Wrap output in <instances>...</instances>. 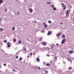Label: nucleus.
<instances>
[{
  "mask_svg": "<svg viewBox=\"0 0 74 74\" xmlns=\"http://www.w3.org/2000/svg\"><path fill=\"white\" fill-rule=\"evenodd\" d=\"M10 42H8L7 43V46L9 48H10Z\"/></svg>",
  "mask_w": 74,
  "mask_h": 74,
  "instance_id": "obj_1",
  "label": "nucleus"
},
{
  "mask_svg": "<svg viewBox=\"0 0 74 74\" xmlns=\"http://www.w3.org/2000/svg\"><path fill=\"white\" fill-rule=\"evenodd\" d=\"M51 32H50V31H49L48 32V33L47 34L48 36H49V35H51Z\"/></svg>",
  "mask_w": 74,
  "mask_h": 74,
  "instance_id": "obj_2",
  "label": "nucleus"
},
{
  "mask_svg": "<svg viewBox=\"0 0 74 74\" xmlns=\"http://www.w3.org/2000/svg\"><path fill=\"white\" fill-rule=\"evenodd\" d=\"M65 39H63L61 42L62 44H64V42L65 41Z\"/></svg>",
  "mask_w": 74,
  "mask_h": 74,
  "instance_id": "obj_3",
  "label": "nucleus"
},
{
  "mask_svg": "<svg viewBox=\"0 0 74 74\" xmlns=\"http://www.w3.org/2000/svg\"><path fill=\"white\" fill-rule=\"evenodd\" d=\"M29 10L30 11V12H33V10L31 8H29Z\"/></svg>",
  "mask_w": 74,
  "mask_h": 74,
  "instance_id": "obj_4",
  "label": "nucleus"
},
{
  "mask_svg": "<svg viewBox=\"0 0 74 74\" xmlns=\"http://www.w3.org/2000/svg\"><path fill=\"white\" fill-rule=\"evenodd\" d=\"M42 44L43 45H47V43L45 42H43L42 43Z\"/></svg>",
  "mask_w": 74,
  "mask_h": 74,
  "instance_id": "obj_5",
  "label": "nucleus"
},
{
  "mask_svg": "<svg viewBox=\"0 0 74 74\" xmlns=\"http://www.w3.org/2000/svg\"><path fill=\"white\" fill-rule=\"evenodd\" d=\"M3 2V0H0V4H2V3Z\"/></svg>",
  "mask_w": 74,
  "mask_h": 74,
  "instance_id": "obj_6",
  "label": "nucleus"
},
{
  "mask_svg": "<svg viewBox=\"0 0 74 74\" xmlns=\"http://www.w3.org/2000/svg\"><path fill=\"white\" fill-rule=\"evenodd\" d=\"M47 27H48V25H47L45 24V25L44 27H45V28H46Z\"/></svg>",
  "mask_w": 74,
  "mask_h": 74,
  "instance_id": "obj_7",
  "label": "nucleus"
},
{
  "mask_svg": "<svg viewBox=\"0 0 74 74\" xmlns=\"http://www.w3.org/2000/svg\"><path fill=\"white\" fill-rule=\"evenodd\" d=\"M42 40V38H41L38 40V41H41Z\"/></svg>",
  "mask_w": 74,
  "mask_h": 74,
  "instance_id": "obj_8",
  "label": "nucleus"
},
{
  "mask_svg": "<svg viewBox=\"0 0 74 74\" xmlns=\"http://www.w3.org/2000/svg\"><path fill=\"white\" fill-rule=\"evenodd\" d=\"M37 60L38 61V62H40V59L38 58H37Z\"/></svg>",
  "mask_w": 74,
  "mask_h": 74,
  "instance_id": "obj_9",
  "label": "nucleus"
},
{
  "mask_svg": "<svg viewBox=\"0 0 74 74\" xmlns=\"http://www.w3.org/2000/svg\"><path fill=\"white\" fill-rule=\"evenodd\" d=\"M52 61V60H50L49 62L51 64H52L53 63V62Z\"/></svg>",
  "mask_w": 74,
  "mask_h": 74,
  "instance_id": "obj_10",
  "label": "nucleus"
},
{
  "mask_svg": "<svg viewBox=\"0 0 74 74\" xmlns=\"http://www.w3.org/2000/svg\"><path fill=\"white\" fill-rule=\"evenodd\" d=\"M59 36H60V34H58L56 35L57 37H59Z\"/></svg>",
  "mask_w": 74,
  "mask_h": 74,
  "instance_id": "obj_11",
  "label": "nucleus"
},
{
  "mask_svg": "<svg viewBox=\"0 0 74 74\" xmlns=\"http://www.w3.org/2000/svg\"><path fill=\"white\" fill-rule=\"evenodd\" d=\"M73 51H69V53H73Z\"/></svg>",
  "mask_w": 74,
  "mask_h": 74,
  "instance_id": "obj_12",
  "label": "nucleus"
},
{
  "mask_svg": "<svg viewBox=\"0 0 74 74\" xmlns=\"http://www.w3.org/2000/svg\"><path fill=\"white\" fill-rule=\"evenodd\" d=\"M68 14H69V10H67L66 11V15H68Z\"/></svg>",
  "mask_w": 74,
  "mask_h": 74,
  "instance_id": "obj_13",
  "label": "nucleus"
},
{
  "mask_svg": "<svg viewBox=\"0 0 74 74\" xmlns=\"http://www.w3.org/2000/svg\"><path fill=\"white\" fill-rule=\"evenodd\" d=\"M61 5H62V7H64V3H62L61 4Z\"/></svg>",
  "mask_w": 74,
  "mask_h": 74,
  "instance_id": "obj_14",
  "label": "nucleus"
},
{
  "mask_svg": "<svg viewBox=\"0 0 74 74\" xmlns=\"http://www.w3.org/2000/svg\"><path fill=\"white\" fill-rule=\"evenodd\" d=\"M53 10H56V8H53Z\"/></svg>",
  "mask_w": 74,
  "mask_h": 74,
  "instance_id": "obj_15",
  "label": "nucleus"
},
{
  "mask_svg": "<svg viewBox=\"0 0 74 74\" xmlns=\"http://www.w3.org/2000/svg\"><path fill=\"white\" fill-rule=\"evenodd\" d=\"M3 29L0 28V31H3Z\"/></svg>",
  "mask_w": 74,
  "mask_h": 74,
  "instance_id": "obj_16",
  "label": "nucleus"
},
{
  "mask_svg": "<svg viewBox=\"0 0 74 74\" xmlns=\"http://www.w3.org/2000/svg\"><path fill=\"white\" fill-rule=\"evenodd\" d=\"M22 57H20V59H19V60L20 61H21V60H22Z\"/></svg>",
  "mask_w": 74,
  "mask_h": 74,
  "instance_id": "obj_17",
  "label": "nucleus"
},
{
  "mask_svg": "<svg viewBox=\"0 0 74 74\" xmlns=\"http://www.w3.org/2000/svg\"><path fill=\"white\" fill-rule=\"evenodd\" d=\"M69 70H71L72 69V67H69L68 68Z\"/></svg>",
  "mask_w": 74,
  "mask_h": 74,
  "instance_id": "obj_18",
  "label": "nucleus"
},
{
  "mask_svg": "<svg viewBox=\"0 0 74 74\" xmlns=\"http://www.w3.org/2000/svg\"><path fill=\"white\" fill-rule=\"evenodd\" d=\"M48 23H52V22H51V21H48Z\"/></svg>",
  "mask_w": 74,
  "mask_h": 74,
  "instance_id": "obj_19",
  "label": "nucleus"
},
{
  "mask_svg": "<svg viewBox=\"0 0 74 74\" xmlns=\"http://www.w3.org/2000/svg\"><path fill=\"white\" fill-rule=\"evenodd\" d=\"M15 27H13V29H12L13 31H14V30H15Z\"/></svg>",
  "mask_w": 74,
  "mask_h": 74,
  "instance_id": "obj_20",
  "label": "nucleus"
},
{
  "mask_svg": "<svg viewBox=\"0 0 74 74\" xmlns=\"http://www.w3.org/2000/svg\"><path fill=\"white\" fill-rule=\"evenodd\" d=\"M18 43H19V44H21V40H19L18 41Z\"/></svg>",
  "mask_w": 74,
  "mask_h": 74,
  "instance_id": "obj_21",
  "label": "nucleus"
},
{
  "mask_svg": "<svg viewBox=\"0 0 74 74\" xmlns=\"http://www.w3.org/2000/svg\"><path fill=\"white\" fill-rule=\"evenodd\" d=\"M62 37L63 38H64V37H65V35H62Z\"/></svg>",
  "mask_w": 74,
  "mask_h": 74,
  "instance_id": "obj_22",
  "label": "nucleus"
},
{
  "mask_svg": "<svg viewBox=\"0 0 74 74\" xmlns=\"http://www.w3.org/2000/svg\"><path fill=\"white\" fill-rule=\"evenodd\" d=\"M14 41V42H16V39H14L13 40Z\"/></svg>",
  "mask_w": 74,
  "mask_h": 74,
  "instance_id": "obj_23",
  "label": "nucleus"
},
{
  "mask_svg": "<svg viewBox=\"0 0 74 74\" xmlns=\"http://www.w3.org/2000/svg\"><path fill=\"white\" fill-rule=\"evenodd\" d=\"M66 7L65 6H64V7L63 10H65V9H66Z\"/></svg>",
  "mask_w": 74,
  "mask_h": 74,
  "instance_id": "obj_24",
  "label": "nucleus"
},
{
  "mask_svg": "<svg viewBox=\"0 0 74 74\" xmlns=\"http://www.w3.org/2000/svg\"><path fill=\"white\" fill-rule=\"evenodd\" d=\"M50 64H46V66H50Z\"/></svg>",
  "mask_w": 74,
  "mask_h": 74,
  "instance_id": "obj_25",
  "label": "nucleus"
},
{
  "mask_svg": "<svg viewBox=\"0 0 74 74\" xmlns=\"http://www.w3.org/2000/svg\"><path fill=\"white\" fill-rule=\"evenodd\" d=\"M4 42H5V43H6V42H7V41L6 40H5V41H4Z\"/></svg>",
  "mask_w": 74,
  "mask_h": 74,
  "instance_id": "obj_26",
  "label": "nucleus"
},
{
  "mask_svg": "<svg viewBox=\"0 0 74 74\" xmlns=\"http://www.w3.org/2000/svg\"><path fill=\"white\" fill-rule=\"evenodd\" d=\"M47 4H51V3L49 2H47Z\"/></svg>",
  "mask_w": 74,
  "mask_h": 74,
  "instance_id": "obj_27",
  "label": "nucleus"
},
{
  "mask_svg": "<svg viewBox=\"0 0 74 74\" xmlns=\"http://www.w3.org/2000/svg\"><path fill=\"white\" fill-rule=\"evenodd\" d=\"M7 9H5V12H7Z\"/></svg>",
  "mask_w": 74,
  "mask_h": 74,
  "instance_id": "obj_28",
  "label": "nucleus"
},
{
  "mask_svg": "<svg viewBox=\"0 0 74 74\" xmlns=\"http://www.w3.org/2000/svg\"><path fill=\"white\" fill-rule=\"evenodd\" d=\"M51 7H52V8H53V7H54V5H51Z\"/></svg>",
  "mask_w": 74,
  "mask_h": 74,
  "instance_id": "obj_29",
  "label": "nucleus"
},
{
  "mask_svg": "<svg viewBox=\"0 0 74 74\" xmlns=\"http://www.w3.org/2000/svg\"><path fill=\"white\" fill-rule=\"evenodd\" d=\"M3 65L4 66H7V65L5 64H4Z\"/></svg>",
  "mask_w": 74,
  "mask_h": 74,
  "instance_id": "obj_30",
  "label": "nucleus"
},
{
  "mask_svg": "<svg viewBox=\"0 0 74 74\" xmlns=\"http://www.w3.org/2000/svg\"><path fill=\"white\" fill-rule=\"evenodd\" d=\"M16 55H19V53H18V52H17V53H16Z\"/></svg>",
  "mask_w": 74,
  "mask_h": 74,
  "instance_id": "obj_31",
  "label": "nucleus"
},
{
  "mask_svg": "<svg viewBox=\"0 0 74 74\" xmlns=\"http://www.w3.org/2000/svg\"><path fill=\"white\" fill-rule=\"evenodd\" d=\"M45 73H48V72L47 71H45Z\"/></svg>",
  "mask_w": 74,
  "mask_h": 74,
  "instance_id": "obj_32",
  "label": "nucleus"
},
{
  "mask_svg": "<svg viewBox=\"0 0 74 74\" xmlns=\"http://www.w3.org/2000/svg\"><path fill=\"white\" fill-rule=\"evenodd\" d=\"M30 55L31 56H32V52L30 53Z\"/></svg>",
  "mask_w": 74,
  "mask_h": 74,
  "instance_id": "obj_33",
  "label": "nucleus"
},
{
  "mask_svg": "<svg viewBox=\"0 0 74 74\" xmlns=\"http://www.w3.org/2000/svg\"><path fill=\"white\" fill-rule=\"evenodd\" d=\"M16 59H18V56H17L16 57Z\"/></svg>",
  "mask_w": 74,
  "mask_h": 74,
  "instance_id": "obj_34",
  "label": "nucleus"
},
{
  "mask_svg": "<svg viewBox=\"0 0 74 74\" xmlns=\"http://www.w3.org/2000/svg\"><path fill=\"white\" fill-rule=\"evenodd\" d=\"M55 59L56 60H57V57H55Z\"/></svg>",
  "mask_w": 74,
  "mask_h": 74,
  "instance_id": "obj_35",
  "label": "nucleus"
},
{
  "mask_svg": "<svg viewBox=\"0 0 74 74\" xmlns=\"http://www.w3.org/2000/svg\"><path fill=\"white\" fill-rule=\"evenodd\" d=\"M2 20V19H1V18H0V22Z\"/></svg>",
  "mask_w": 74,
  "mask_h": 74,
  "instance_id": "obj_36",
  "label": "nucleus"
},
{
  "mask_svg": "<svg viewBox=\"0 0 74 74\" xmlns=\"http://www.w3.org/2000/svg\"><path fill=\"white\" fill-rule=\"evenodd\" d=\"M15 69H13V71H15Z\"/></svg>",
  "mask_w": 74,
  "mask_h": 74,
  "instance_id": "obj_37",
  "label": "nucleus"
},
{
  "mask_svg": "<svg viewBox=\"0 0 74 74\" xmlns=\"http://www.w3.org/2000/svg\"><path fill=\"white\" fill-rule=\"evenodd\" d=\"M43 64H45V62H44Z\"/></svg>",
  "mask_w": 74,
  "mask_h": 74,
  "instance_id": "obj_38",
  "label": "nucleus"
},
{
  "mask_svg": "<svg viewBox=\"0 0 74 74\" xmlns=\"http://www.w3.org/2000/svg\"><path fill=\"white\" fill-rule=\"evenodd\" d=\"M38 69H40V67H38Z\"/></svg>",
  "mask_w": 74,
  "mask_h": 74,
  "instance_id": "obj_39",
  "label": "nucleus"
},
{
  "mask_svg": "<svg viewBox=\"0 0 74 74\" xmlns=\"http://www.w3.org/2000/svg\"><path fill=\"white\" fill-rule=\"evenodd\" d=\"M67 60H69V58H67Z\"/></svg>",
  "mask_w": 74,
  "mask_h": 74,
  "instance_id": "obj_40",
  "label": "nucleus"
},
{
  "mask_svg": "<svg viewBox=\"0 0 74 74\" xmlns=\"http://www.w3.org/2000/svg\"><path fill=\"white\" fill-rule=\"evenodd\" d=\"M56 45H59V44L57 43L56 44Z\"/></svg>",
  "mask_w": 74,
  "mask_h": 74,
  "instance_id": "obj_41",
  "label": "nucleus"
},
{
  "mask_svg": "<svg viewBox=\"0 0 74 74\" xmlns=\"http://www.w3.org/2000/svg\"><path fill=\"white\" fill-rule=\"evenodd\" d=\"M24 50H25V51H26V48H25Z\"/></svg>",
  "mask_w": 74,
  "mask_h": 74,
  "instance_id": "obj_42",
  "label": "nucleus"
},
{
  "mask_svg": "<svg viewBox=\"0 0 74 74\" xmlns=\"http://www.w3.org/2000/svg\"><path fill=\"white\" fill-rule=\"evenodd\" d=\"M72 6H70V8H72Z\"/></svg>",
  "mask_w": 74,
  "mask_h": 74,
  "instance_id": "obj_43",
  "label": "nucleus"
},
{
  "mask_svg": "<svg viewBox=\"0 0 74 74\" xmlns=\"http://www.w3.org/2000/svg\"><path fill=\"white\" fill-rule=\"evenodd\" d=\"M60 25H63V23H60Z\"/></svg>",
  "mask_w": 74,
  "mask_h": 74,
  "instance_id": "obj_44",
  "label": "nucleus"
},
{
  "mask_svg": "<svg viewBox=\"0 0 74 74\" xmlns=\"http://www.w3.org/2000/svg\"><path fill=\"white\" fill-rule=\"evenodd\" d=\"M64 64H65L66 63L64 62H63Z\"/></svg>",
  "mask_w": 74,
  "mask_h": 74,
  "instance_id": "obj_45",
  "label": "nucleus"
},
{
  "mask_svg": "<svg viewBox=\"0 0 74 74\" xmlns=\"http://www.w3.org/2000/svg\"><path fill=\"white\" fill-rule=\"evenodd\" d=\"M17 14H19L20 13H19V12H18Z\"/></svg>",
  "mask_w": 74,
  "mask_h": 74,
  "instance_id": "obj_46",
  "label": "nucleus"
},
{
  "mask_svg": "<svg viewBox=\"0 0 74 74\" xmlns=\"http://www.w3.org/2000/svg\"><path fill=\"white\" fill-rule=\"evenodd\" d=\"M47 56H49V55H47Z\"/></svg>",
  "mask_w": 74,
  "mask_h": 74,
  "instance_id": "obj_47",
  "label": "nucleus"
},
{
  "mask_svg": "<svg viewBox=\"0 0 74 74\" xmlns=\"http://www.w3.org/2000/svg\"><path fill=\"white\" fill-rule=\"evenodd\" d=\"M42 33H44V31H42Z\"/></svg>",
  "mask_w": 74,
  "mask_h": 74,
  "instance_id": "obj_48",
  "label": "nucleus"
},
{
  "mask_svg": "<svg viewBox=\"0 0 74 74\" xmlns=\"http://www.w3.org/2000/svg\"><path fill=\"white\" fill-rule=\"evenodd\" d=\"M43 25H45V23H43Z\"/></svg>",
  "mask_w": 74,
  "mask_h": 74,
  "instance_id": "obj_49",
  "label": "nucleus"
},
{
  "mask_svg": "<svg viewBox=\"0 0 74 74\" xmlns=\"http://www.w3.org/2000/svg\"><path fill=\"white\" fill-rule=\"evenodd\" d=\"M51 48H53V46L51 47Z\"/></svg>",
  "mask_w": 74,
  "mask_h": 74,
  "instance_id": "obj_50",
  "label": "nucleus"
},
{
  "mask_svg": "<svg viewBox=\"0 0 74 74\" xmlns=\"http://www.w3.org/2000/svg\"><path fill=\"white\" fill-rule=\"evenodd\" d=\"M27 58H29V56H27Z\"/></svg>",
  "mask_w": 74,
  "mask_h": 74,
  "instance_id": "obj_51",
  "label": "nucleus"
},
{
  "mask_svg": "<svg viewBox=\"0 0 74 74\" xmlns=\"http://www.w3.org/2000/svg\"><path fill=\"white\" fill-rule=\"evenodd\" d=\"M35 67H36V68H37V66H35Z\"/></svg>",
  "mask_w": 74,
  "mask_h": 74,
  "instance_id": "obj_52",
  "label": "nucleus"
},
{
  "mask_svg": "<svg viewBox=\"0 0 74 74\" xmlns=\"http://www.w3.org/2000/svg\"><path fill=\"white\" fill-rule=\"evenodd\" d=\"M20 52V51L19 50V51H18V52Z\"/></svg>",
  "mask_w": 74,
  "mask_h": 74,
  "instance_id": "obj_53",
  "label": "nucleus"
},
{
  "mask_svg": "<svg viewBox=\"0 0 74 74\" xmlns=\"http://www.w3.org/2000/svg\"><path fill=\"white\" fill-rule=\"evenodd\" d=\"M1 66H0V68H1Z\"/></svg>",
  "mask_w": 74,
  "mask_h": 74,
  "instance_id": "obj_54",
  "label": "nucleus"
},
{
  "mask_svg": "<svg viewBox=\"0 0 74 74\" xmlns=\"http://www.w3.org/2000/svg\"><path fill=\"white\" fill-rule=\"evenodd\" d=\"M27 40H29V39H27Z\"/></svg>",
  "mask_w": 74,
  "mask_h": 74,
  "instance_id": "obj_55",
  "label": "nucleus"
},
{
  "mask_svg": "<svg viewBox=\"0 0 74 74\" xmlns=\"http://www.w3.org/2000/svg\"><path fill=\"white\" fill-rule=\"evenodd\" d=\"M0 71V72H1V71Z\"/></svg>",
  "mask_w": 74,
  "mask_h": 74,
  "instance_id": "obj_56",
  "label": "nucleus"
},
{
  "mask_svg": "<svg viewBox=\"0 0 74 74\" xmlns=\"http://www.w3.org/2000/svg\"><path fill=\"white\" fill-rule=\"evenodd\" d=\"M45 74H47V73H45Z\"/></svg>",
  "mask_w": 74,
  "mask_h": 74,
  "instance_id": "obj_57",
  "label": "nucleus"
}]
</instances>
